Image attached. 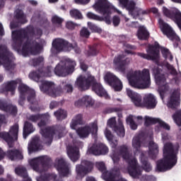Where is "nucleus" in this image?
Listing matches in <instances>:
<instances>
[{"label": "nucleus", "instance_id": "nucleus-63", "mask_svg": "<svg viewBox=\"0 0 181 181\" xmlns=\"http://www.w3.org/2000/svg\"><path fill=\"white\" fill-rule=\"evenodd\" d=\"M151 12H152L153 13H158V8L153 7L151 8Z\"/></svg>", "mask_w": 181, "mask_h": 181}, {"label": "nucleus", "instance_id": "nucleus-18", "mask_svg": "<svg viewBox=\"0 0 181 181\" xmlns=\"http://www.w3.org/2000/svg\"><path fill=\"white\" fill-rule=\"evenodd\" d=\"M18 132H19V126L15 124L11 127L8 133H0V138L5 139L6 142H7L8 146L11 148L12 147V142L18 139Z\"/></svg>", "mask_w": 181, "mask_h": 181}, {"label": "nucleus", "instance_id": "nucleus-9", "mask_svg": "<svg viewBox=\"0 0 181 181\" xmlns=\"http://www.w3.org/2000/svg\"><path fill=\"white\" fill-rule=\"evenodd\" d=\"M153 75L154 76L156 83L158 86V93L161 100L165 103V97L169 94V86L166 83V77L162 69L158 66L152 68Z\"/></svg>", "mask_w": 181, "mask_h": 181}, {"label": "nucleus", "instance_id": "nucleus-54", "mask_svg": "<svg viewBox=\"0 0 181 181\" xmlns=\"http://www.w3.org/2000/svg\"><path fill=\"white\" fill-rule=\"evenodd\" d=\"M121 22V19L119 18V17L115 16L112 18V24L115 26H118V25H119V23Z\"/></svg>", "mask_w": 181, "mask_h": 181}, {"label": "nucleus", "instance_id": "nucleus-22", "mask_svg": "<svg viewBox=\"0 0 181 181\" xmlns=\"http://www.w3.org/2000/svg\"><path fill=\"white\" fill-rule=\"evenodd\" d=\"M146 54H139L141 57L147 60L158 62L159 60V44L156 43L155 46L150 45Z\"/></svg>", "mask_w": 181, "mask_h": 181}, {"label": "nucleus", "instance_id": "nucleus-29", "mask_svg": "<svg viewBox=\"0 0 181 181\" xmlns=\"http://www.w3.org/2000/svg\"><path fill=\"white\" fill-rule=\"evenodd\" d=\"M115 117H112L107 121V125L110 127V128H113L114 131H115L119 136L123 138V136H125V130L124 129L122 122L119 120L118 126L115 125Z\"/></svg>", "mask_w": 181, "mask_h": 181}, {"label": "nucleus", "instance_id": "nucleus-3", "mask_svg": "<svg viewBox=\"0 0 181 181\" xmlns=\"http://www.w3.org/2000/svg\"><path fill=\"white\" fill-rule=\"evenodd\" d=\"M132 147L134 155H140L139 158L142 164V168L146 172H151L152 170V166L148 163L147 156L154 158L158 153H159V147L156 143L150 141L148 144V152H141V140L138 136H135L132 141Z\"/></svg>", "mask_w": 181, "mask_h": 181}, {"label": "nucleus", "instance_id": "nucleus-7", "mask_svg": "<svg viewBox=\"0 0 181 181\" xmlns=\"http://www.w3.org/2000/svg\"><path fill=\"white\" fill-rule=\"evenodd\" d=\"M127 80L129 86L134 88L144 90L148 88L151 86V74L149 70L144 69L141 71H135L129 72L127 74Z\"/></svg>", "mask_w": 181, "mask_h": 181}, {"label": "nucleus", "instance_id": "nucleus-2", "mask_svg": "<svg viewBox=\"0 0 181 181\" xmlns=\"http://www.w3.org/2000/svg\"><path fill=\"white\" fill-rule=\"evenodd\" d=\"M93 8L96 11V12L103 13V17H100L92 12H88L86 14L87 18H88V19L99 21L100 22L105 21L107 25H111L110 15L112 13L116 12V13H118L119 15H122V13L119 10H118V8L112 6L108 0H95Z\"/></svg>", "mask_w": 181, "mask_h": 181}, {"label": "nucleus", "instance_id": "nucleus-39", "mask_svg": "<svg viewBox=\"0 0 181 181\" xmlns=\"http://www.w3.org/2000/svg\"><path fill=\"white\" fill-rule=\"evenodd\" d=\"M0 110L2 111H6L7 112H11L13 115H16V113L18 112V108H16V106L10 105H5V104L1 103L0 101Z\"/></svg>", "mask_w": 181, "mask_h": 181}, {"label": "nucleus", "instance_id": "nucleus-48", "mask_svg": "<svg viewBox=\"0 0 181 181\" xmlns=\"http://www.w3.org/2000/svg\"><path fill=\"white\" fill-rule=\"evenodd\" d=\"M161 53L165 59H168V57L170 59V60H172L173 57H172V54H170V52H169V49L165 48V47H161Z\"/></svg>", "mask_w": 181, "mask_h": 181}, {"label": "nucleus", "instance_id": "nucleus-60", "mask_svg": "<svg viewBox=\"0 0 181 181\" xmlns=\"http://www.w3.org/2000/svg\"><path fill=\"white\" fill-rule=\"evenodd\" d=\"M5 35V31L4 30V26L2 23H0V36H4Z\"/></svg>", "mask_w": 181, "mask_h": 181}, {"label": "nucleus", "instance_id": "nucleus-57", "mask_svg": "<svg viewBox=\"0 0 181 181\" xmlns=\"http://www.w3.org/2000/svg\"><path fill=\"white\" fill-rule=\"evenodd\" d=\"M64 90H66L67 93H71V91H73V86L70 83H67L64 86Z\"/></svg>", "mask_w": 181, "mask_h": 181}, {"label": "nucleus", "instance_id": "nucleus-35", "mask_svg": "<svg viewBox=\"0 0 181 181\" xmlns=\"http://www.w3.org/2000/svg\"><path fill=\"white\" fill-rule=\"evenodd\" d=\"M42 146L39 141V137H35L28 144V153L32 152H36V151H40Z\"/></svg>", "mask_w": 181, "mask_h": 181}, {"label": "nucleus", "instance_id": "nucleus-33", "mask_svg": "<svg viewBox=\"0 0 181 181\" xmlns=\"http://www.w3.org/2000/svg\"><path fill=\"white\" fill-rule=\"evenodd\" d=\"M141 124L142 123V117L141 116H138V117H135L133 115H129L127 118V123L130 125V128H132V129L135 130L136 129V128H138V124Z\"/></svg>", "mask_w": 181, "mask_h": 181}, {"label": "nucleus", "instance_id": "nucleus-24", "mask_svg": "<svg viewBox=\"0 0 181 181\" xmlns=\"http://www.w3.org/2000/svg\"><path fill=\"white\" fill-rule=\"evenodd\" d=\"M93 163L90 161L83 160L81 165L76 166L77 179H81L88 172H91Z\"/></svg>", "mask_w": 181, "mask_h": 181}, {"label": "nucleus", "instance_id": "nucleus-4", "mask_svg": "<svg viewBox=\"0 0 181 181\" xmlns=\"http://www.w3.org/2000/svg\"><path fill=\"white\" fill-rule=\"evenodd\" d=\"M177 148L173 147L172 144H164L163 158L157 162L156 170L157 172H166V170L172 169L177 162Z\"/></svg>", "mask_w": 181, "mask_h": 181}, {"label": "nucleus", "instance_id": "nucleus-44", "mask_svg": "<svg viewBox=\"0 0 181 181\" xmlns=\"http://www.w3.org/2000/svg\"><path fill=\"white\" fill-rule=\"evenodd\" d=\"M52 22L55 28H61L62 23H63V18L57 16H54L52 18Z\"/></svg>", "mask_w": 181, "mask_h": 181}, {"label": "nucleus", "instance_id": "nucleus-55", "mask_svg": "<svg viewBox=\"0 0 181 181\" xmlns=\"http://www.w3.org/2000/svg\"><path fill=\"white\" fill-rule=\"evenodd\" d=\"M111 158H112L114 163H118V162L119 160V156L117 155V153L114 152L112 154Z\"/></svg>", "mask_w": 181, "mask_h": 181}, {"label": "nucleus", "instance_id": "nucleus-46", "mask_svg": "<svg viewBox=\"0 0 181 181\" xmlns=\"http://www.w3.org/2000/svg\"><path fill=\"white\" fill-rule=\"evenodd\" d=\"M173 119H174V122L178 125V127L181 126V110L175 112L173 115Z\"/></svg>", "mask_w": 181, "mask_h": 181}, {"label": "nucleus", "instance_id": "nucleus-30", "mask_svg": "<svg viewBox=\"0 0 181 181\" xmlns=\"http://www.w3.org/2000/svg\"><path fill=\"white\" fill-rule=\"evenodd\" d=\"M143 104L144 107H146L147 108H155L158 104L156 97H155V95L152 93L146 94L144 97Z\"/></svg>", "mask_w": 181, "mask_h": 181}, {"label": "nucleus", "instance_id": "nucleus-52", "mask_svg": "<svg viewBox=\"0 0 181 181\" xmlns=\"http://www.w3.org/2000/svg\"><path fill=\"white\" fill-rule=\"evenodd\" d=\"M81 36L83 37H88L90 36V31L86 28H83L81 30Z\"/></svg>", "mask_w": 181, "mask_h": 181}, {"label": "nucleus", "instance_id": "nucleus-51", "mask_svg": "<svg viewBox=\"0 0 181 181\" xmlns=\"http://www.w3.org/2000/svg\"><path fill=\"white\" fill-rule=\"evenodd\" d=\"M141 181H156V178L152 175H143L140 178Z\"/></svg>", "mask_w": 181, "mask_h": 181}, {"label": "nucleus", "instance_id": "nucleus-50", "mask_svg": "<svg viewBox=\"0 0 181 181\" xmlns=\"http://www.w3.org/2000/svg\"><path fill=\"white\" fill-rule=\"evenodd\" d=\"M42 63H43V57H42L30 61V64H33V66H39V64H42Z\"/></svg>", "mask_w": 181, "mask_h": 181}, {"label": "nucleus", "instance_id": "nucleus-10", "mask_svg": "<svg viewBox=\"0 0 181 181\" xmlns=\"http://www.w3.org/2000/svg\"><path fill=\"white\" fill-rule=\"evenodd\" d=\"M120 154L123 159H125L129 163L128 172L130 176H132V177H139L141 173V168L138 165V163L135 158L129 155L127 146H124L120 148Z\"/></svg>", "mask_w": 181, "mask_h": 181}, {"label": "nucleus", "instance_id": "nucleus-19", "mask_svg": "<svg viewBox=\"0 0 181 181\" xmlns=\"http://www.w3.org/2000/svg\"><path fill=\"white\" fill-rule=\"evenodd\" d=\"M104 80L107 84L111 86L115 91H121V90H122V82L110 72H106L105 74Z\"/></svg>", "mask_w": 181, "mask_h": 181}, {"label": "nucleus", "instance_id": "nucleus-26", "mask_svg": "<svg viewBox=\"0 0 181 181\" xmlns=\"http://www.w3.org/2000/svg\"><path fill=\"white\" fill-rule=\"evenodd\" d=\"M55 168L58 170L60 176H69L70 168L63 158H57L55 160Z\"/></svg>", "mask_w": 181, "mask_h": 181}, {"label": "nucleus", "instance_id": "nucleus-1", "mask_svg": "<svg viewBox=\"0 0 181 181\" xmlns=\"http://www.w3.org/2000/svg\"><path fill=\"white\" fill-rule=\"evenodd\" d=\"M33 28L29 27L25 30H20L12 31V39L17 45H22L21 48H16L17 52L25 57L29 54H37L40 53V50L43 49V46L46 45L44 40H39V37L42 36V30H37L34 32L33 37H29L32 35Z\"/></svg>", "mask_w": 181, "mask_h": 181}, {"label": "nucleus", "instance_id": "nucleus-15", "mask_svg": "<svg viewBox=\"0 0 181 181\" xmlns=\"http://www.w3.org/2000/svg\"><path fill=\"white\" fill-rule=\"evenodd\" d=\"M6 70H13L15 64L12 62V53L8 51L6 46H0V66L2 64Z\"/></svg>", "mask_w": 181, "mask_h": 181}, {"label": "nucleus", "instance_id": "nucleus-47", "mask_svg": "<svg viewBox=\"0 0 181 181\" xmlns=\"http://www.w3.org/2000/svg\"><path fill=\"white\" fill-rule=\"evenodd\" d=\"M70 15L72 18H74L75 19H81L83 18L81 13L77 9L71 10Z\"/></svg>", "mask_w": 181, "mask_h": 181}, {"label": "nucleus", "instance_id": "nucleus-20", "mask_svg": "<svg viewBox=\"0 0 181 181\" xmlns=\"http://www.w3.org/2000/svg\"><path fill=\"white\" fill-rule=\"evenodd\" d=\"M158 23L163 35H165L168 39H170V40H180V38H179V36H177L175 31H173L172 27H170V25H169L168 23H165L162 18L158 20Z\"/></svg>", "mask_w": 181, "mask_h": 181}, {"label": "nucleus", "instance_id": "nucleus-40", "mask_svg": "<svg viewBox=\"0 0 181 181\" xmlns=\"http://www.w3.org/2000/svg\"><path fill=\"white\" fill-rule=\"evenodd\" d=\"M83 124V116L78 115L72 119L70 127L71 129H77V125H81Z\"/></svg>", "mask_w": 181, "mask_h": 181}, {"label": "nucleus", "instance_id": "nucleus-56", "mask_svg": "<svg viewBox=\"0 0 181 181\" xmlns=\"http://www.w3.org/2000/svg\"><path fill=\"white\" fill-rule=\"evenodd\" d=\"M90 0H75V3L79 5H86V4H88Z\"/></svg>", "mask_w": 181, "mask_h": 181}, {"label": "nucleus", "instance_id": "nucleus-53", "mask_svg": "<svg viewBox=\"0 0 181 181\" xmlns=\"http://www.w3.org/2000/svg\"><path fill=\"white\" fill-rule=\"evenodd\" d=\"M76 26H77V25L74 24V23L72 21H68L66 23V28H67V29H70L71 30H73Z\"/></svg>", "mask_w": 181, "mask_h": 181}, {"label": "nucleus", "instance_id": "nucleus-45", "mask_svg": "<svg viewBox=\"0 0 181 181\" xmlns=\"http://www.w3.org/2000/svg\"><path fill=\"white\" fill-rule=\"evenodd\" d=\"M54 115L57 119H64L67 117V112L60 109L54 112Z\"/></svg>", "mask_w": 181, "mask_h": 181}, {"label": "nucleus", "instance_id": "nucleus-59", "mask_svg": "<svg viewBox=\"0 0 181 181\" xmlns=\"http://www.w3.org/2000/svg\"><path fill=\"white\" fill-rule=\"evenodd\" d=\"M57 105H58L57 102H51L49 105V108L51 110H53V108H54L55 107H57Z\"/></svg>", "mask_w": 181, "mask_h": 181}, {"label": "nucleus", "instance_id": "nucleus-8", "mask_svg": "<svg viewBox=\"0 0 181 181\" xmlns=\"http://www.w3.org/2000/svg\"><path fill=\"white\" fill-rule=\"evenodd\" d=\"M49 118H50V115L47 113L41 116L31 115L29 117L30 121H32L33 122H36V121L41 119L40 122L38 123V127L41 129V135L45 138L47 145H50V144H52V138H53V135L54 134V129L46 127V124L47 121H49Z\"/></svg>", "mask_w": 181, "mask_h": 181}, {"label": "nucleus", "instance_id": "nucleus-61", "mask_svg": "<svg viewBox=\"0 0 181 181\" xmlns=\"http://www.w3.org/2000/svg\"><path fill=\"white\" fill-rule=\"evenodd\" d=\"M162 139H163V142H165V141H168L169 139V136L168 135V134H163Z\"/></svg>", "mask_w": 181, "mask_h": 181}, {"label": "nucleus", "instance_id": "nucleus-5", "mask_svg": "<svg viewBox=\"0 0 181 181\" xmlns=\"http://www.w3.org/2000/svg\"><path fill=\"white\" fill-rule=\"evenodd\" d=\"M75 85L79 90L84 91L90 88V86H92V90L98 95L99 97H103L106 100L110 99V95L107 93V90L104 89L101 83H97L94 76L91 74H88L86 76H80L77 78Z\"/></svg>", "mask_w": 181, "mask_h": 181}, {"label": "nucleus", "instance_id": "nucleus-23", "mask_svg": "<svg viewBox=\"0 0 181 181\" xmlns=\"http://www.w3.org/2000/svg\"><path fill=\"white\" fill-rule=\"evenodd\" d=\"M83 146V143L81 141H74L73 146H69L67 148V153L69 159L72 160V162H76V160H78V158H80V153L78 151V148H81Z\"/></svg>", "mask_w": 181, "mask_h": 181}, {"label": "nucleus", "instance_id": "nucleus-17", "mask_svg": "<svg viewBox=\"0 0 181 181\" xmlns=\"http://www.w3.org/2000/svg\"><path fill=\"white\" fill-rule=\"evenodd\" d=\"M40 88L42 93H46V94H49L51 97H57L62 93V90L57 88L54 83L48 81H42Z\"/></svg>", "mask_w": 181, "mask_h": 181}, {"label": "nucleus", "instance_id": "nucleus-25", "mask_svg": "<svg viewBox=\"0 0 181 181\" xmlns=\"http://www.w3.org/2000/svg\"><path fill=\"white\" fill-rule=\"evenodd\" d=\"M180 105V92L177 90H173L167 100L168 108H177Z\"/></svg>", "mask_w": 181, "mask_h": 181}, {"label": "nucleus", "instance_id": "nucleus-36", "mask_svg": "<svg viewBox=\"0 0 181 181\" xmlns=\"http://www.w3.org/2000/svg\"><path fill=\"white\" fill-rule=\"evenodd\" d=\"M6 156L10 160H16L17 159H23L22 151L18 150H8L6 154Z\"/></svg>", "mask_w": 181, "mask_h": 181}, {"label": "nucleus", "instance_id": "nucleus-43", "mask_svg": "<svg viewBox=\"0 0 181 181\" xmlns=\"http://www.w3.org/2000/svg\"><path fill=\"white\" fill-rule=\"evenodd\" d=\"M16 13V18L18 19V21L21 22V23H26L27 20L25 15H23V12L21 10H16L15 11Z\"/></svg>", "mask_w": 181, "mask_h": 181}, {"label": "nucleus", "instance_id": "nucleus-64", "mask_svg": "<svg viewBox=\"0 0 181 181\" xmlns=\"http://www.w3.org/2000/svg\"><path fill=\"white\" fill-rule=\"evenodd\" d=\"M86 181H96L95 179H94V177H88L86 178Z\"/></svg>", "mask_w": 181, "mask_h": 181}, {"label": "nucleus", "instance_id": "nucleus-32", "mask_svg": "<svg viewBox=\"0 0 181 181\" xmlns=\"http://www.w3.org/2000/svg\"><path fill=\"white\" fill-rule=\"evenodd\" d=\"M50 76H52V70H50V68L48 69L46 72L37 71L35 72H31L29 74L30 78L34 80V81H39V78H40V77H50Z\"/></svg>", "mask_w": 181, "mask_h": 181}, {"label": "nucleus", "instance_id": "nucleus-49", "mask_svg": "<svg viewBox=\"0 0 181 181\" xmlns=\"http://www.w3.org/2000/svg\"><path fill=\"white\" fill-rule=\"evenodd\" d=\"M88 26L90 30H93V32H101V28H98V26L95 25V24H93V23H88Z\"/></svg>", "mask_w": 181, "mask_h": 181}, {"label": "nucleus", "instance_id": "nucleus-13", "mask_svg": "<svg viewBox=\"0 0 181 181\" xmlns=\"http://www.w3.org/2000/svg\"><path fill=\"white\" fill-rule=\"evenodd\" d=\"M72 49H74L76 53H80V49L77 48V45H74L73 46L67 41L58 38L53 41L51 52L52 53H57L58 52H62V50H64V52H70Z\"/></svg>", "mask_w": 181, "mask_h": 181}, {"label": "nucleus", "instance_id": "nucleus-11", "mask_svg": "<svg viewBox=\"0 0 181 181\" xmlns=\"http://www.w3.org/2000/svg\"><path fill=\"white\" fill-rule=\"evenodd\" d=\"M74 67H76V62L71 59H66L56 66L54 74L59 77H66L74 71Z\"/></svg>", "mask_w": 181, "mask_h": 181}, {"label": "nucleus", "instance_id": "nucleus-28", "mask_svg": "<svg viewBox=\"0 0 181 181\" xmlns=\"http://www.w3.org/2000/svg\"><path fill=\"white\" fill-rule=\"evenodd\" d=\"M124 55H118L114 59L115 67L119 71L124 73L125 71V66L131 63V59L127 58L124 60Z\"/></svg>", "mask_w": 181, "mask_h": 181}, {"label": "nucleus", "instance_id": "nucleus-42", "mask_svg": "<svg viewBox=\"0 0 181 181\" xmlns=\"http://www.w3.org/2000/svg\"><path fill=\"white\" fill-rule=\"evenodd\" d=\"M104 134L105 138L107 139V141H109V142H110L112 148H115L117 146V142L114 143V141H112V139H114V136H112L111 131H110L108 128H106Z\"/></svg>", "mask_w": 181, "mask_h": 181}, {"label": "nucleus", "instance_id": "nucleus-16", "mask_svg": "<svg viewBox=\"0 0 181 181\" xmlns=\"http://www.w3.org/2000/svg\"><path fill=\"white\" fill-rule=\"evenodd\" d=\"M47 160H49V157H47V156H42L30 160L29 164L35 172L43 173V172H46L49 168L45 163Z\"/></svg>", "mask_w": 181, "mask_h": 181}, {"label": "nucleus", "instance_id": "nucleus-27", "mask_svg": "<svg viewBox=\"0 0 181 181\" xmlns=\"http://www.w3.org/2000/svg\"><path fill=\"white\" fill-rule=\"evenodd\" d=\"M127 94L136 107H144V100L141 94L129 88H127Z\"/></svg>", "mask_w": 181, "mask_h": 181}, {"label": "nucleus", "instance_id": "nucleus-41", "mask_svg": "<svg viewBox=\"0 0 181 181\" xmlns=\"http://www.w3.org/2000/svg\"><path fill=\"white\" fill-rule=\"evenodd\" d=\"M32 132H35V129L33 128V126L29 122H25L23 129V139H26V136L32 134Z\"/></svg>", "mask_w": 181, "mask_h": 181}, {"label": "nucleus", "instance_id": "nucleus-31", "mask_svg": "<svg viewBox=\"0 0 181 181\" xmlns=\"http://www.w3.org/2000/svg\"><path fill=\"white\" fill-rule=\"evenodd\" d=\"M145 121L146 125H148L149 124H158V125H160V127H161L162 128H164V129H167L168 131L170 129V126H169V124H166L165 122L162 121L159 118L146 116Z\"/></svg>", "mask_w": 181, "mask_h": 181}, {"label": "nucleus", "instance_id": "nucleus-12", "mask_svg": "<svg viewBox=\"0 0 181 181\" xmlns=\"http://www.w3.org/2000/svg\"><path fill=\"white\" fill-rule=\"evenodd\" d=\"M119 5L122 8H127L129 11V13L133 16V18H139V16H144L149 13L148 10H144L142 8L135 6V3L129 0H119Z\"/></svg>", "mask_w": 181, "mask_h": 181}, {"label": "nucleus", "instance_id": "nucleus-14", "mask_svg": "<svg viewBox=\"0 0 181 181\" xmlns=\"http://www.w3.org/2000/svg\"><path fill=\"white\" fill-rule=\"evenodd\" d=\"M97 132H98V125L95 122L84 127H78L76 129V134L81 139L88 138L90 134H91L93 136H97Z\"/></svg>", "mask_w": 181, "mask_h": 181}, {"label": "nucleus", "instance_id": "nucleus-37", "mask_svg": "<svg viewBox=\"0 0 181 181\" xmlns=\"http://www.w3.org/2000/svg\"><path fill=\"white\" fill-rule=\"evenodd\" d=\"M137 37L139 40H146L149 37V33L144 26H140L137 32Z\"/></svg>", "mask_w": 181, "mask_h": 181}, {"label": "nucleus", "instance_id": "nucleus-38", "mask_svg": "<svg viewBox=\"0 0 181 181\" xmlns=\"http://www.w3.org/2000/svg\"><path fill=\"white\" fill-rule=\"evenodd\" d=\"M15 172L16 175L23 177V181H32V180L28 176V172H26V169H25V168L18 167L16 168Z\"/></svg>", "mask_w": 181, "mask_h": 181}, {"label": "nucleus", "instance_id": "nucleus-62", "mask_svg": "<svg viewBox=\"0 0 181 181\" xmlns=\"http://www.w3.org/2000/svg\"><path fill=\"white\" fill-rule=\"evenodd\" d=\"M88 67L87 66V65H86V64L84 63H81V69L82 70H83V71H86L87 70Z\"/></svg>", "mask_w": 181, "mask_h": 181}, {"label": "nucleus", "instance_id": "nucleus-58", "mask_svg": "<svg viewBox=\"0 0 181 181\" xmlns=\"http://www.w3.org/2000/svg\"><path fill=\"white\" fill-rule=\"evenodd\" d=\"M167 67L169 71H170L171 74H176V70L175 69V68H173V66L172 65H167Z\"/></svg>", "mask_w": 181, "mask_h": 181}, {"label": "nucleus", "instance_id": "nucleus-34", "mask_svg": "<svg viewBox=\"0 0 181 181\" xmlns=\"http://www.w3.org/2000/svg\"><path fill=\"white\" fill-rule=\"evenodd\" d=\"M94 99L89 95H85L81 99L75 103V105L77 107H80V105H86V107H91L94 105Z\"/></svg>", "mask_w": 181, "mask_h": 181}, {"label": "nucleus", "instance_id": "nucleus-6", "mask_svg": "<svg viewBox=\"0 0 181 181\" xmlns=\"http://www.w3.org/2000/svg\"><path fill=\"white\" fill-rule=\"evenodd\" d=\"M18 84V90L20 93V99L18 100V103L20 105H23V100H25V94H30V95L28 98V100L30 103H32L33 100H35V90H30L25 83H22V80L17 79L16 81H11L5 83L3 84L4 89L1 90V93H11V95L15 94V90L16 88V86Z\"/></svg>", "mask_w": 181, "mask_h": 181}, {"label": "nucleus", "instance_id": "nucleus-21", "mask_svg": "<svg viewBox=\"0 0 181 181\" xmlns=\"http://www.w3.org/2000/svg\"><path fill=\"white\" fill-rule=\"evenodd\" d=\"M88 155H106L108 153V147L101 143L95 142L90 144L87 151Z\"/></svg>", "mask_w": 181, "mask_h": 181}]
</instances>
